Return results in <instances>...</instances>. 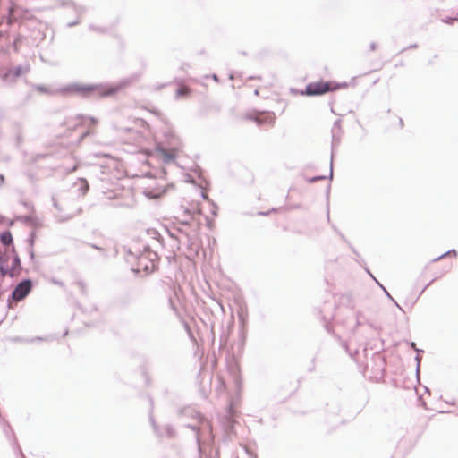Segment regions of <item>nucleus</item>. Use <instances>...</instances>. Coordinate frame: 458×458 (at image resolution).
Instances as JSON below:
<instances>
[{"mask_svg": "<svg viewBox=\"0 0 458 458\" xmlns=\"http://www.w3.org/2000/svg\"><path fill=\"white\" fill-rule=\"evenodd\" d=\"M347 88L348 84L346 82H337L334 81H318L309 83L306 86L305 91L302 92V94L307 96H318Z\"/></svg>", "mask_w": 458, "mask_h": 458, "instance_id": "obj_1", "label": "nucleus"}, {"mask_svg": "<svg viewBox=\"0 0 458 458\" xmlns=\"http://www.w3.org/2000/svg\"><path fill=\"white\" fill-rule=\"evenodd\" d=\"M156 258L157 254L155 252L145 250L137 258L135 271L147 274L155 271L157 267Z\"/></svg>", "mask_w": 458, "mask_h": 458, "instance_id": "obj_2", "label": "nucleus"}, {"mask_svg": "<svg viewBox=\"0 0 458 458\" xmlns=\"http://www.w3.org/2000/svg\"><path fill=\"white\" fill-rule=\"evenodd\" d=\"M182 152V146L178 143L173 147H165L163 145H157L155 148L154 155L157 158L164 163H171L174 161L179 155Z\"/></svg>", "mask_w": 458, "mask_h": 458, "instance_id": "obj_3", "label": "nucleus"}, {"mask_svg": "<svg viewBox=\"0 0 458 458\" xmlns=\"http://www.w3.org/2000/svg\"><path fill=\"white\" fill-rule=\"evenodd\" d=\"M8 250L4 251V255H0V274L2 276H13L20 267V259L16 253L14 246H12L11 253L13 254L12 264L9 267L6 262L8 260Z\"/></svg>", "mask_w": 458, "mask_h": 458, "instance_id": "obj_4", "label": "nucleus"}, {"mask_svg": "<svg viewBox=\"0 0 458 458\" xmlns=\"http://www.w3.org/2000/svg\"><path fill=\"white\" fill-rule=\"evenodd\" d=\"M32 283L30 280H23L13 290L12 300L18 302L22 301L31 291Z\"/></svg>", "mask_w": 458, "mask_h": 458, "instance_id": "obj_5", "label": "nucleus"}, {"mask_svg": "<svg viewBox=\"0 0 458 458\" xmlns=\"http://www.w3.org/2000/svg\"><path fill=\"white\" fill-rule=\"evenodd\" d=\"M246 118L255 121L258 124L273 125L276 121L275 114L269 112H253L246 115Z\"/></svg>", "mask_w": 458, "mask_h": 458, "instance_id": "obj_6", "label": "nucleus"}, {"mask_svg": "<svg viewBox=\"0 0 458 458\" xmlns=\"http://www.w3.org/2000/svg\"><path fill=\"white\" fill-rule=\"evenodd\" d=\"M72 91L87 95L92 91L98 90L97 86H79L75 85L71 88Z\"/></svg>", "mask_w": 458, "mask_h": 458, "instance_id": "obj_7", "label": "nucleus"}, {"mask_svg": "<svg viewBox=\"0 0 458 458\" xmlns=\"http://www.w3.org/2000/svg\"><path fill=\"white\" fill-rule=\"evenodd\" d=\"M0 241L4 246H10L13 243V235L10 231H5L0 234Z\"/></svg>", "mask_w": 458, "mask_h": 458, "instance_id": "obj_8", "label": "nucleus"}, {"mask_svg": "<svg viewBox=\"0 0 458 458\" xmlns=\"http://www.w3.org/2000/svg\"><path fill=\"white\" fill-rule=\"evenodd\" d=\"M191 89L186 85H180L177 91L176 96L179 98L188 97L191 94Z\"/></svg>", "mask_w": 458, "mask_h": 458, "instance_id": "obj_9", "label": "nucleus"}, {"mask_svg": "<svg viewBox=\"0 0 458 458\" xmlns=\"http://www.w3.org/2000/svg\"><path fill=\"white\" fill-rule=\"evenodd\" d=\"M117 91H118L117 87H108L106 89H104L103 91L99 90L98 93L102 96H109V95L115 94Z\"/></svg>", "mask_w": 458, "mask_h": 458, "instance_id": "obj_10", "label": "nucleus"}, {"mask_svg": "<svg viewBox=\"0 0 458 458\" xmlns=\"http://www.w3.org/2000/svg\"><path fill=\"white\" fill-rule=\"evenodd\" d=\"M79 183L82 189V194L85 195L86 192L88 191L89 190V184H88V182L85 180V179H80L79 180Z\"/></svg>", "mask_w": 458, "mask_h": 458, "instance_id": "obj_11", "label": "nucleus"}, {"mask_svg": "<svg viewBox=\"0 0 458 458\" xmlns=\"http://www.w3.org/2000/svg\"><path fill=\"white\" fill-rule=\"evenodd\" d=\"M163 193H164V191H158L157 193H154L152 191H148V192H146V195L149 198H159Z\"/></svg>", "mask_w": 458, "mask_h": 458, "instance_id": "obj_12", "label": "nucleus"}, {"mask_svg": "<svg viewBox=\"0 0 458 458\" xmlns=\"http://www.w3.org/2000/svg\"><path fill=\"white\" fill-rule=\"evenodd\" d=\"M255 95H259V91L257 89L255 90Z\"/></svg>", "mask_w": 458, "mask_h": 458, "instance_id": "obj_13", "label": "nucleus"}]
</instances>
